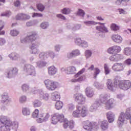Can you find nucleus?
<instances>
[{"instance_id":"1","label":"nucleus","mask_w":131,"mask_h":131,"mask_svg":"<svg viewBox=\"0 0 131 131\" xmlns=\"http://www.w3.org/2000/svg\"><path fill=\"white\" fill-rule=\"evenodd\" d=\"M106 85L107 89L111 92H115L118 88L123 91H127L130 88L131 82L128 80H119V79L116 77L114 78V82H112V80L107 79Z\"/></svg>"},{"instance_id":"2","label":"nucleus","mask_w":131,"mask_h":131,"mask_svg":"<svg viewBox=\"0 0 131 131\" xmlns=\"http://www.w3.org/2000/svg\"><path fill=\"white\" fill-rule=\"evenodd\" d=\"M0 122L4 124L0 126V131H11V129H18L19 123L17 121H12L6 116H0Z\"/></svg>"},{"instance_id":"3","label":"nucleus","mask_w":131,"mask_h":131,"mask_svg":"<svg viewBox=\"0 0 131 131\" xmlns=\"http://www.w3.org/2000/svg\"><path fill=\"white\" fill-rule=\"evenodd\" d=\"M21 43L27 42L29 45V52L32 55L33 54V32H29L25 38L20 39Z\"/></svg>"},{"instance_id":"4","label":"nucleus","mask_w":131,"mask_h":131,"mask_svg":"<svg viewBox=\"0 0 131 131\" xmlns=\"http://www.w3.org/2000/svg\"><path fill=\"white\" fill-rule=\"evenodd\" d=\"M100 101L104 104L105 109L106 110H110L114 106V100L113 99H110V96L107 95H100ZM110 99L108 100V99Z\"/></svg>"},{"instance_id":"5","label":"nucleus","mask_w":131,"mask_h":131,"mask_svg":"<svg viewBox=\"0 0 131 131\" xmlns=\"http://www.w3.org/2000/svg\"><path fill=\"white\" fill-rule=\"evenodd\" d=\"M88 115V110L84 105H79L77 107V110L73 113V117L78 118L80 116L85 117Z\"/></svg>"},{"instance_id":"6","label":"nucleus","mask_w":131,"mask_h":131,"mask_svg":"<svg viewBox=\"0 0 131 131\" xmlns=\"http://www.w3.org/2000/svg\"><path fill=\"white\" fill-rule=\"evenodd\" d=\"M44 82L48 91H55L59 85L58 82L50 79L46 80Z\"/></svg>"},{"instance_id":"7","label":"nucleus","mask_w":131,"mask_h":131,"mask_svg":"<svg viewBox=\"0 0 131 131\" xmlns=\"http://www.w3.org/2000/svg\"><path fill=\"white\" fill-rule=\"evenodd\" d=\"M121 51V48L118 46H114L107 49V53L111 55H116L117 59H121V55L117 54Z\"/></svg>"},{"instance_id":"8","label":"nucleus","mask_w":131,"mask_h":131,"mask_svg":"<svg viewBox=\"0 0 131 131\" xmlns=\"http://www.w3.org/2000/svg\"><path fill=\"white\" fill-rule=\"evenodd\" d=\"M64 119V115L62 114H55L52 116L51 123L53 124H57L58 122H63Z\"/></svg>"},{"instance_id":"9","label":"nucleus","mask_w":131,"mask_h":131,"mask_svg":"<svg viewBox=\"0 0 131 131\" xmlns=\"http://www.w3.org/2000/svg\"><path fill=\"white\" fill-rule=\"evenodd\" d=\"M83 128L89 131L96 130L97 128H99V126L95 122L87 121L84 125Z\"/></svg>"},{"instance_id":"10","label":"nucleus","mask_w":131,"mask_h":131,"mask_svg":"<svg viewBox=\"0 0 131 131\" xmlns=\"http://www.w3.org/2000/svg\"><path fill=\"white\" fill-rule=\"evenodd\" d=\"M24 71L28 76H33V66L30 64H25L24 67Z\"/></svg>"},{"instance_id":"11","label":"nucleus","mask_w":131,"mask_h":131,"mask_svg":"<svg viewBox=\"0 0 131 131\" xmlns=\"http://www.w3.org/2000/svg\"><path fill=\"white\" fill-rule=\"evenodd\" d=\"M129 118H128L126 116V115L124 114V113L121 112L119 117L117 121V124L119 125V126H121V125H123L124 123H125V122H126V120H127V119H129Z\"/></svg>"},{"instance_id":"12","label":"nucleus","mask_w":131,"mask_h":131,"mask_svg":"<svg viewBox=\"0 0 131 131\" xmlns=\"http://www.w3.org/2000/svg\"><path fill=\"white\" fill-rule=\"evenodd\" d=\"M17 74H18V69L16 68H13L12 70H7L5 72V76L7 78H12Z\"/></svg>"},{"instance_id":"13","label":"nucleus","mask_w":131,"mask_h":131,"mask_svg":"<svg viewBox=\"0 0 131 131\" xmlns=\"http://www.w3.org/2000/svg\"><path fill=\"white\" fill-rule=\"evenodd\" d=\"M74 98H75V101L78 103L79 105H81L82 104H84L85 103V98L83 97V95L79 94H75Z\"/></svg>"},{"instance_id":"14","label":"nucleus","mask_w":131,"mask_h":131,"mask_svg":"<svg viewBox=\"0 0 131 131\" xmlns=\"http://www.w3.org/2000/svg\"><path fill=\"white\" fill-rule=\"evenodd\" d=\"M39 111H38L37 109H36L33 113V118H37V122L41 123V122H42V118H43V114H40L39 115Z\"/></svg>"},{"instance_id":"15","label":"nucleus","mask_w":131,"mask_h":131,"mask_svg":"<svg viewBox=\"0 0 131 131\" xmlns=\"http://www.w3.org/2000/svg\"><path fill=\"white\" fill-rule=\"evenodd\" d=\"M2 100L1 103L2 104H5L6 105H8L11 101L10 98L9 97V94L7 92H4L1 96Z\"/></svg>"},{"instance_id":"16","label":"nucleus","mask_w":131,"mask_h":131,"mask_svg":"<svg viewBox=\"0 0 131 131\" xmlns=\"http://www.w3.org/2000/svg\"><path fill=\"white\" fill-rule=\"evenodd\" d=\"M112 69L114 71L119 72L123 70V64L121 63H116L113 67Z\"/></svg>"},{"instance_id":"17","label":"nucleus","mask_w":131,"mask_h":131,"mask_svg":"<svg viewBox=\"0 0 131 131\" xmlns=\"http://www.w3.org/2000/svg\"><path fill=\"white\" fill-rule=\"evenodd\" d=\"M30 18V16L25 13H19L16 16V20H28Z\"/></svg>"},{"instance_id":"18","label":"nucleus","mask_w":131,"mask_h":131,"mask_svg":"<svg viewBox=\"0 0 131 131\" xmlns=\"http://www.w3.org/2000/svg\"><path fill=\"white\" fill-rule=\"evenodd\" d=\"M8 57L12 61H17V60L20 59V55L16 52L9 54Z\"/></svg>"},{"instance_id":"19","label":"nucleus","mask_w":131,"mask_h":131,"mask_svg":"<svg viewBox=\"0 0 131 131\" xmlns=\"http://www.w3.org/2000/svg\"><path fill=\"white\" fill-rule=\"evenodd\" d=\"M112 39L114 41H115V42H117V43H120V42L122 41V37L118 34L113 35Z\"/></svg>"},{"instance_id":"20","label":"nucleus","mask_w":131,"mask_h":131,"mask_svg":"<svg viewBox=\"0 0 131 131\" xmlns=\"http://www.w3.org/2000/svg\"><path fill=\"white\" fill-rule=\"evenodd\" d=\"M21 90L23 93H29L30 92V86L29 84L25 83L21 85Z\"/></svg>"},{"instance_id":"21","label":"nucleus","mask_w":131,"mask_h":131,"mask_svg":"<svg viewBox=\"0 0 131 131\" xmlns=\"http://www.w3.org/2000/svg\"><path fill=\"white\" fill-rule=\"evenodd\" d=\"M85 93L86 95L87 96V97H88V98H92V97L94 96V92L90 87H88L86 89Z\"/></svg>"},{"instance_id":"22","label":"nucleus","mask_w":131,"mask_h":131,"mask_svg":"<svg viewBox=\"0 0 131 131\" xmlns=\"http://www.w3.org/2000/svg\"><path fill=\"white\" fill-rule=\"evenodd\" d=\"M106 116L108 120V122H113L114 121V117L115 115L111 112H109L107 113Z\"/></svg>"},{"instance_id":"23","label":"nucleus","mask_w":131,"mask_h":131,"mask_svg":"<svg viewBox=\"0 0 131 131\" xmlns=\"http://www.w3.org/2000/svg\"><path fill=\"white\" fill-rule=\"evenodd\" d=\"M48 73L50 75H54L57 73V69L54 67L51 66L48 68Z\"/></svg>"},{"instance_id":"24","label":"nucleus","mask_w":131,"mask_h":131,"mask_svg":"<svg viewBox=\"0 0 131 131\" xmlns=\"http://www.w3.org/2000/svg\"><path fill=\"white\" fill-rule=\"evenodd\" d=\"M85 79V75H82L78 78H75L74 79H72L71 81L72 82H80V81H83Z\"/></svg>"},{"instance_id":"25","label":"nucleus","mask_w":131,"mask_h":131,"mask_svg":"<svg viewBox=\"0 0 131 131\" xmlns=\"http://www.w3.org/2000/svg\"><path fill=\"white\" fill-rule=\"evenodd\" d=\"M75 71H76V68L72 66L67 68L66 73L67 74H73V73H75Z\"/></svg>"},{"instance_id":"26","label":"nucleus","mask_w":131,"mask_h":131,"mask_svg":"<svg viewBox=\"0 0 131 131\" xmlns=\"http://www.w3.org/2000/svg\"><path fill=\"white\" fill-rule=\"evenodd\" d=\"M100 127L101 129H102V130H106V129H108V122L107 121V120H104L101 121Z\"/></svg>"},{"instance_id":"27","label":"nucleus","mask_w":131,"mask_h":131,"mask_svg":"<svg viewBox=\"0 0 131 131\" xmlns=\"http://www.w3.org/2000/svg\"><path fill=\"white\" fill-rule=\"evenodd\" d=\"M79 51L78 50H76L74 51H73L72 53H71L69 55V58H73V57H75L76 56H79L80 55Z\"/></svg>"},{"instance_id":"28","label":"nucleus","mask_w":131,"mask_h":131,"mask_svg":"<svg viewBox=\"0 0 131 131\" xmlns=\"http://www.w3.org/2000/svg\"><path fill=\"white\" fill-rule=\"evenodd\" d=\"M27 101V97L25 95H21L18 99V101L20 104H24V103H26Z\"/></svg>"},{"instance_id":"29","label":"nucleus","mask_w":131,"mask_h":131,"mask_svg":"<svg viewBox=\"0 0 131 131\" xmlns=\"http://www.w3.org/2000/svg\"><path fill=\"white\" fill-rule=\"evenodd\" d=\"M96 30H97L99 32H108V29H107L105 26H97Z\"/></svg>"},{"instance_id":"30","label":"nucleus","mask_w":131,"mask_h":131,"mask_svg":"<svg viewBox=\"0 0 131 131\" xmlns=\"http://www.w3.org/2000/svg\"><path fill=\"white\" fill-rule=\"evenodd\" d=\"M22 113L25 116L30 115V110L27 107H24L22 110Z\"/></svg>"},{"instance_id":"31","label":"nucleus","mask_w":131,"mask_h":131,"mask_svg":"<svg viewBox=\"0 0 131 131\" xmlns=\"http://www.w3.org/2000/svg\"><path fill=\"white\" fill-rule=\"evenodd\" d=\"M85 25H96V24H100L101 25H104V24L101 23H96L94 21H87L84 22Z\"/></svg>"},{"instance_id":"32","label":"nucleus","mask_w":131,"mask_h":131,"mask_svg":"<svg viewBox=\"0 0 131 131\" xmlns=\"http://www.w3.org/2000/svg\"><path fill=\"white\" fill-rule=\"evenodd\" d=\"M63 107V102L62 101H58L55 104V108L57 110H60Z\"/></svg>"},{"instance_id":"33","label":"nucleus","mask_w":131,"mask_h":131,"mask_svg":"<svg viewBox=\"0 0 131 131\" xmlns=\"http://www.w3.org/2000/svg\"><path fill=\"white\" fill-rule=\"evenodd\" d=\"M20 33V32L16 29L11 30L10 31V35L11 36H17Z\"/></svg>"},{"instance_id":"34","label":"nucleus","mask_w":131,"mask_h":131,"mask_svg":"<svg viewBox=\"0 0 131 131\" xmlns=\"http://www.w3.org/2000/svg\"><path fill=\"white\" fill-rule=\"evenodd\" d=\"M85 72V69L82 68L81 70H80L77 74H75L74 76V77L75 78H77V77H79L80 75H81V74H83Z\"/></svg>"},{"instance_id":"35","label":"nucleus","mask_w":131,"mask_h":131,"mask_svg":"<svg viewBox=\"0 0 131 131\" xmlns=\"http://www.w3.org/2000/svg\"><path fill=\"white\" fill-rule=\"evenodd\" d=\"M4 22L2 20H0V35H5V31H2L3 28H4Z\"/></svg>"},{"instance_id":"36","label":"nucleus","mask_w":131,"mask_h":131,"mask_svg":"<svg viewBox=\"0 0 131 131\" xmlns=\"http://www.w3.org/2000/svg\"><path fill=\"white\" fill-rule=\"evenodd\" d=\"M124 53L126 56H130L131 55V48L126 47L124 50Z\"/></svg>"},{"instance_id":"37","label":"nucleus","mask_w":131,"mask_h":131,"mask_svg":"<svg viewBox=\"0 0 131 131\" xmlns=\"http://www.w3.org/2000/svg\"><path fill=\"white\" fill-rule=\"evenodd\" d=\"M37 9L40 12H43L45 9H46V7L42 4H38L37 5Z\"/></svg>"},{"instance_id":"38","label":"nucleus","mask_w":131,"mask_h":131,"mask_svg":"<svg viewBox=\"0 0 131 131\" xmlns=\"http://www.w3.org/2000/svg\"><path fill=\"white\" fill-rule=\"evenodd\" d=\"M111 29L112 30H114V31H117V30H119V27L115 24H112L111 25Z\"/></svg>"},{"instance_id":"39","label":"nucleus","mask_w":131,"mask_h":131,"mask_svg":"<svg viewBox=\"0 0 131 131\" xmlns=\"http://www.w3.org/2000/svg\"><path fill=\"white\" fill-rule=\"evenodd\" d=\"M77 16H81V17H84L85 13L84 11L81 9H78V12L76 13Z\"/></svg>"},{"instance_id":"40","label":"nucleus","mask_w":131,"mask_h":131,"mask_svg":"<svg viewBox=\"0 0 131 131\" xmlns=\"http://www.w3.org/2000/svg\"><path fill=\"white\" fill-rule=\"evenodd\" d=\"M61 13L64 15L70 14V9H69V8H65L61 10Z\"/></svg>"},{"instance_id":"41","label":"nucleus","mask_w":131,"mask_h":131,"mask_svg":"<svg viewBox=\"0 0 131 131\" xmlns=\"http://www.w3.org/2000/svg\"><path fill=\"white\" fill-rule=\"evenodd\" d=\"M7 42L6 39L5 38L0 37V46L3 47L5 46Z\"/></svg>"},{"instance_id":"42","label":"nucleus","mask_w":131,"mask_h":131,"mask_svg":"<svg viewBox=\"0 0 131 131\" xmlns=\"http://www.w3.org/2000/svg\"><path fill=\"white\" fill-rule=\"evenodd\" d=\"M10 15H12V12L10 11H6V12L1 14L2 17H10Z\"/></svg>"},{"instance_id":"43","label":"nucleus","mask_w":131,"mask_h":131,"mask_svg":"<svg viewBox=\"0 0 131 131\" xmlns=\"http://www.w3.org/2000/svg\"><path fill=\"white\" fill-rule=\"evenodd\" d=\"M104 68L105 74H109V73H110V70L109 69L107 64H104Z\"/></svg>"},{"instance_id":"44","label":"nucleus","mask_w":131,"mask_h":131,"mask_svg":"<svg viewBox=\"0 0 131 131\" xmlns=\"http://www.w3.org/2000/svg\"><path fill=\"white\" fill-rule=\"evenodd\" d=\"M85 56L86 58H90L92 56V51L91 50H86L85 52Z\"/></svg>"},{"instance_id":"45","label":"nucleus","mask_w":131,"mask_h":131,"mask_svg":"<svg viewBox=\"0 0 131 131\" xmlns=\"http://www.w3.org/2000/svg\"><path fill=\"white\" fill-rule=\"evenodd\" d=\"M14 5L16 8H18V7L21 6V2L20 0H16L14 2Z\"/></svg>"},{"instance_id":"46","label":"nucleus","mask_w":131,"mask_h":131,"mask_svg":"<svg viewBox=\"0 0 131 131\" xmlns=\"http://www.w3.org/2000/svg\"><path fill=\"white\" fill-rule=\"evenodd\" d=\"M63 122H64L63 127L64 128H67V127L69 126V121H68V120H63Z\"/></svg>"},{"instance_id":"47","label":"nucleus","mask_w":131,"mask_h":131,"mask_svg":"<svg viewBox=\"0 0 131 131\" xmlns=\"http://www.w3.org/2000/svg\"><path fill=\"white\" fill-rule=\"evenodd\" d=\"M129 112H130V108H127L126 110L125 113L124 114L128 118L130 117V114H129Z\"/></svg>"},{"instance_id":"48","label":"nucleus","mask_w":131,"mask_h":131,"mask_svg":"<svg viewBox=\"0 0 131 131\" xmlns=\"http://www.w3.org/2000/svg\"><path fill=\"white\" fill-rule=\"evenodd\" d=\"M50 118V114L49 113H47L45 116L44 118H43V119H42V121H43V120L45 121H46V120H48V119H49Z\"/></svg>"},{"instance_id":"49","label":"nucleus","mask_w":131,"mask_h":131,"mask_svg":"<svg viewBox=\"0 0 131 131\" xmlns=\"http://www.w3.org/2000/svg\"><path fill=\"white\" fill-rule=\"evenodd\" d=\"M75 43L77 45H81V43H82V40H81V39L78 38L76 39Z\"/></svg>"},{"instance_id":"50","label":"nucleus","mask_w":131,"mask_h":131,"mask_svg":"<svg viewBox=\"0 0 131 131\" xmlns=\"http://www.w3.org/2000/svg\"><path fill=\"white\" fill-rule=\"evenodd\" d=\"M100 72V69H99L98 68H95V72H94V73L96 75V76H95V78H96V77H97V75L98 74H99Z\"/></svg>"},{"instance_id":"51","label":"nucleus","mask_w":131,"mask_h":131,"mask_svg":"<svg viewBox=\"0 0 131 131\" xmlns=\"http://www.w3.org/2000/svg\"><path fill=\"white\" fill-rule=\"evenodd\" d=\"M68 108L70 111H72V110H74V108H75L74 105L72 104H69Z\"/></svg>"},{"instance_id":"52","label":"nucleus","mask_w":131,"mask_h":131,"mask_svg":"<svg viewBox=\"0 0 131 131\" xmlns=\"http://www.w3.org/2000/svg\"><path fill=\"white\" fill-rule=\"evenodd\" d=\"M49 94H43L42 96V99L43 100H45L46 101H47V100H49Z\"/></svg>"},{"instance_id":"53","label":"nucleus","mask_w":131,"mask_h":131,"mask_svg":"<svg viewBox=\"0 0 131 131\" xmlns=\"http://www.w3.org/2000/svg\"><path fill=\"white\" fill-rule=\"evenodd\" d=\"M53 98L54 99V101H57L60 99V95L56 94L53 96Z\"/></svg>"},{"instance_id":"54","label":"nucleus","mask_w":131,"mask_h":131,"mask_svg":"<svg viewBox=\"0 0 131 131\" xmlns=\"http://www.w3.org/2000/svg\"><path fill=\"white\" fill-rule=\"evenodd\" d=\"M74 126V123L73 121H69V127L70 128H73Z\"/></svg>"},{"instance_id":"55","label":"nucleus","mask_w":131,"mask_h":131,"mask_svg":"<svg viewBox=\"0 0 131 131\" xmlns=\"http://www.w3.org/2000/svg\"><path fill=\"white\" fill-rule=\"evenodd\" d=\"M128 1L129 0H117L116 2V3L117 4V5H121L122 2H128Z\"/></svg>"},{"instance_id":"56","label":"nucleus","mask_w":131,"mask_h":131,"mask_svg":"<svg viewBox=\"0 0 131 131\" xmlns=\"http://www.w3.org/2000/svg\"><path fill=\"white\" fill-rule=\"evenodd\" d=\"M40 106H41V103L39 101H37L34 103V107H40Z\"/></svg>"},{"instance_id":"57","label":"nucleus","mask_w":131,"mask_h":131,"mask_svg":"<svg viewBox=\"0 0 131 131\" xmlns=\"http://www.w3.org/2000/svg\"><path fill=\"white\" fill-rule=\"evenodd\" d=\"M57 17L58 18H60V19H62V20H66V17L62 14H57Z\"/></svg>"},{"instance_id":"58","label":"nucleus","mask_w":131,"mask_h":131,"mask_svg":"<svg viewBox=\"0 0 131 131\" xmlns=\"http://www.w3.org/2000/svg\"><path fill=\"white\" fill-rule=\"evenodd\" d=\"M26 25L27 26H28V27L32 26V25H33V21L31 20V21H28L26 23Z\"/></svg>"},{"instance_id":"59","label":"nucleus","mask_w":131,"mask_h":131,"mask_svg":"<svg viewBox=\"0 0 131 131\" xmlns=\"http://www.w3.org/2000/svg\"><path fill=\"white\" fill-rule=\"evenodd\" d=\"M33 17H42V14L40 13H34Z\"/></svg>"},{"instance_id":"60","label":"nucleus","mask_w":131,"mask_h":131,"mask_svg":"<svg viewBox=\"0 0 131 131\" xmlns=\"http://www.w3.org/2000/svg\"><path fill=\"white\" fill-rule=\"evenodd\" d=\"M47 27V24L46 23H43L41 24V28H43V29H45Z\"/></svg>"},{"instance_id":"61","label":"nucleus","mask_w":131,"mask_h":131,"mask_svg":"<svg viewBox=\"0 0 131 131\" xmlns=\"http://www.w3.org/2000/svg\"><path fill=\"white\" fill-rule=\"evenodd\" d=\"M125 63L127 65H130L131 64V59L128 58L125 61Z\"/></svg>"},{"instance_id":"62","label":"nucleus","mask_w":131,"mask_h":131,"mask_svg":"<svg viewBox=\"0 0 131 131\" xmlns=\"http://www.w3.org/2000/svg\"><path fill=\"white\" fill-rule=\"evenodd\" d=\"M97 20H99V21H103L104 18L102 17V16H97Z\"/></svg>"},{"instance_id":"63","label":"nucleus","mask_w":131,"mask_h":131,"mask_svg":"<svg viewBox=\"0 0 131 131\" xmlns=\"http://www.w3.org/2000/svg\"><path fill=\"white\" fill-rule=\"evenodd\" d=\"M120 14H125V11L123 9H120L119 11Z\"/></svg>"},{"instance_id":"64","label":"nucleus","mask_w":131,"mask_h":131,"mask_svg":"<svg viewBox=\"0 0 131 131\" xmlns=\"http://www.w3.org/2000/svg\"><path fill=\"white\" fill-rule=\"evenodd\" d=\"M115 56H111L110 57V60L111 61H114L115 60Z\"/></svg>"}]
</instances>
